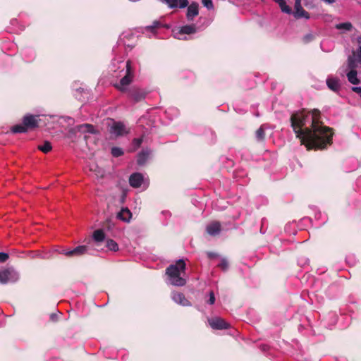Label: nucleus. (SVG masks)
Instances as JSON below:
<instances>
[{
  "label": "nucleus",
  "mask_w": 361,
  "mask_h": 361,
  "mask_svg": "<svg viewBox=\"0 0 361 361\" xmlns=\"http://www.w3.org/2000/svg\"><path fill=\"white\" fill-rule=\"evenodd\" d=\"M291 126L302 145L308 149H323L331 144L332 129L320 122V111L302 110L290 116Z\"/></svg>",
  "instance_id": "nucleus-1"
},
{
  "label": "nucleus",
  "mask_w": 361,
  "mask_h": 361,
  "mask_svg": "<svg viewBox=\"0 0 361 361\" xmlns=\"http://www.w3.org/2000/svg\"><path fill=\"white\" fill-rule=\"evenodd\" d=\"M185 262L183 259H179L175 264H171L166 269V274L171 284L183 286L186 283V280L181 277V274L185 272Z\"/></svg>",
  "instance_id": "nucleus-2"
},
{
  "label": "nucleus",
  "mask_w": 361,
  "mask_h": 361,
  "mask_svg": "<svg viewBox=\"0 0 361 361\" xmlns=\"http://www.w3.org/2000/svg\"><path fill=\"white\" fill-rule=\"evenodd\" d=\"M38 122V116L27 114L23 117V123L13 126L11 130L14 133H25L27 129H32L37 127Z\"/></svg>",
  "instance_id": "nucleus-3"
},
{
  "label": "nucleus",
  "mask_w": 361,
  "mask_h": 361,
  "mask_svg": "<svg viewBox=\"0 0 361 361\" xmlns=\"http://www.w3.org/2000/svg\"><path fill=\"white\" fill-rule=\"evenodd\" d=\"M133 78V73L131 68V63L130 61L126 63V72L124 77L121 78L120 82L116 84V87L121 92H126L127 90V86L132 82Z\"/></svg>",
  "instance_id": "nucleus-4"
},
{
  "label": "nucleus",
  "mask_w": 361,
  "mask_h": 361,
  "mask_svg": "<svg viewBox=\"0 0 361 361\" xmlns=\"http://www.w3.org/2000/svg\"><path fill=\"white\" fill-rule=\"evenodd\" d=\"M18 279L19 274L13 268H8L0 271V283L2 284L15 283Z\"/></svg>",
  "instance_id": "nucleus-5"
},
{
  "label": "nucleus",
  "mask_w": 361,
  "mask_h": 361,
  "mask_svg": "<svg viewBox=\"0 0 361 361\" xmlns=\"http://www.w3.org/2000/svg\"><path fill=\"white\" fill-rule=\"evenodd\" d=\"M129 184L134 188L143 186V189H146L149 185V180L145 178L140 173H134L129 178Z\"/></svg>",
  "instance_id": "nucleus-6"
},
{
  "label": "nucleus",
  "mask_w": 361,
  "mask_h": 361,
  "mask_svg": "<svg viewBox=\"0 0 361 361\" xmlns=\"http://www.w3.org/2000/svg\"><path fill=\"white\" fill-rule=\"evenodd\" d=\"M110 133L116 137L123 136L128 133V130L121 122H114L111 127Z\"/></svg>",
  "instance_id": "nucleus-7"
},
{
  "label": "nucleus",
  "mask_w": 361,
  "mask_h": 361,
  "mask_svg": "<svg viewBox=\"0 0 361 361\" xmlns=\"http://www.w3.org/2000/svg\"><path fill=\"white\" fill-rule=\"evenodd\" d=\"M164 4H166L170 8H183L188 6V0H159Z\"/></svg>",
  "instance_id": "nucleus-8"
},
{
  "label": "nucleus",
  "mask_w": 361,
  "mask_h": 361,
  "mask_svg": "<svg viewBox=\"0 0 361 361\" xmlns=\"http://www.w3.org/2000/svg\"><path fill=\"white\" fill-rule=\"evenodd\" d=\"M209 323L214 329H226L229 327V324L225 320L219 317L209 319Z\"/></svg>",
  "instance_id": "nucleus-9"
},
{
  "label": "nucleus",
  "mask_w": 361,
  "mask_h": 361,
  "mask_svg": "<svg viewBox=\"0 0 361 361\" xmlns=\"http://www.w3.org/2000/svg\"><path fill=\"white\" fill-rule=\"evenodd\" d=\"M206 230L209 235H216L221 231V224L218 221H213L207 226Z\"/></svg>",
  "instance_id": "nucleus-10"
},
{
  "label": "nucleus",
  "mask_w": 361,
  "mask_h": 361,
  "mask_svg": "<svg viewBox=\"0 0 361 361\" xmlns=\"http://www.w3.org/2000/svg\"><path fill=\"white\" fill-rule=\"evenodd\" d=\"M172 299L174 302L183 306L190 305V302L185 298L181 293L175 292L172 293Z\"/></svg>",
  "instance_id": "nucleus-11"
},
{
  "label": "nucleus",
  "mask_w": 361,
  "mask_h": 361,
  "mask_svg": "<svg viewBox=\"0 0 361 361\" xmlns=\"http://www.w3.org/2000/svg\"><path fill=\"white\" fill-rule=\"evenodd\" d=\"M87 250V247L85 245L78 246L75 249L69 251L64 252L66 256H80L85 254Z\"/></svg>",
  "instance_id": "nucleus-12"
},
{
  "label": "nucleus",
  "mask_w": 361,
  "mask_h": 361,
  "mask_svg": "<svg viewBox=\"0 0 361 361\" xmlns=\"http://www.w3.org/2000/svg\"><path fill=\"white\" fill-rule=\"evenodd\" d=\"M198 4L195 2H192L188 7L187 11V18L189 20H193V18L198 15Z\"/></svg>",
  "instance_id": "nucleus-13"
},
{
  "label": "nucleus",
  "mask_w": 361,
  "mask_h": 361,
  "mask_svg": "<svg viewBox=\"0 0 361 361\" xmlns=\"http://www.w3.org/2000/svg\"><path fill=\"white\" fill-rule=\"evenodd\" d=\"M348 80L349 82L353 85H357L360 82V80L357 78V72L356 70L345 71Z\"/></svg>",
  "instance_id": "nucleus-14"
},
{
  "label": "nucleus",
  "mask_w": 361,
  "mask_h": 361,
  "mask_svg": "<svg viewBox=\"0 0 361 361\" xmlns=\"http://www.w3.org/2000/svg\"><path fill=\"white\" fill-rule=\"evenodd\" d=\"M132 214L128 208H123L117 214V218L125 222H129L131 219Z\"/></svg>",
  "instance_id": "nucleus-15"
},
{
  "label": "nucleus",
  "mask_w": 361,
  "mask_h": 361,
  "mask_svg": "<svg viewBox=\"0 0 361 361\" xmlns=\"http://www.w3.org/2000/svg\"><path fill=\"white\" fill-rule=\"evenodd\" d=\"M145 93L140 90L133 89L129 92V97L135 102H139L145 98Z\"/></svg>",
  "instance_id": "nucleus-16"
},
{
  "label": "nucleus",
  "mask_w": 361,
  "mask_h": 361,
  "mask_svg": "<svg viewBox=\"0 0 361 361\" xmlns=\"http://www.w3.org/2000/svg\"><path fill=\"white\" fill-rule=\"evenodd\" d=\"M326 85L329 89L336 92L340 88L339 80L335 78H329L326 80Z\"/></svg>",
  "instance_id": "nucleus-17"
},
{
  "label": "nucleus",
  "mask_w": 361,
  "mask_h": 361,
  "mask_svg": "<svg viewBox=\"0 0 361 361\" xmlns=\"http://www.w3.org/2000/svg\"><path fill=\"white\" fill-rule=\"evenodd\" d=\"M335 27L337 30H341V32L343 33L345 32L351 31L353 29V25L350 22H345V23H341L336 24L335 25Z\"/></svg>",
  "instance_id": "nucleus-18"
},
{
  "label": "nucleus",
  "mask_w": 361,
  "mask_h": 361,
  "mask_svg": "<svg viewBox=\"0 0 361 361\" xmlns=\"http://www.w3.org/2000/svg\"><path fill=\"white\" fill-rule=\"evenodd\" d=\"M93 240L97 243H99L102 242L105 238L104 232L102 229H97L94 231L92 234Z\"/></svg>",
  "instance_id": "nucleus-19"
},
{
  "label": "nucleus",
  "mask_w": 361,
  "mask_h": 361,
  "mask_svg": "<svg viewBox=\"0 0 361 361\" xmlns=\"http://www.w3.org/2000/svg\"><path fill=\"white\" fill-rule=\"evenodd\" d=\"M195 31H196V29H195V25H185L180 28L178 35H182L183 34L190 35V34L195 33Z\"/></svg>",
  "instance_id": "nucleus-20"
},
{
  "label": "nucleus",
  "mask_w": 361,
  "mask_h": 361,
  "mask_svg": "<svg viewBox=\"0 0 361 361\" xmlns=\"http://www.w3.org/2000/svg\"><path fill=\"white\" fill-rule=\"evenodd\" d=\"M77 128H78V130L82 133H96V131L94 128V126L91 124L80 125Z\"/></svg>",
  "instance_id": "nucleus-21"
},
{
  "label": "nucleus",
  "mask_w": 361,
  "mask_h": 361,
  "mask_svg": "<svg viewBox=\"0 0 361 361\" xmlns=\"http://www.w3.org/2000/svg\"><path fill=\"white\" fill-rule=\"evenodd\" d=\"M149 152L148 150L142 151L137 156V164L143 165L149 157Z\"/></svg>",
  "instance_id": "nucleus-22"
},
{
  "label": "nucleus",
  "mask_w": 361,
  "mask_h": 361,
  "mask_svg": "<svg viewBox=\"0 0 361 361\" xmlns=\"http://www.w3.org/2000/svg\"><path fill=\"white\" fill-rule=\"evenodd\" d=\"M357 67V63L354 56H349L348 59L347 68L345 71L356 70Z\"/></svg>",
  "instance_id": "nucleus-23"
},
{
  "label": "nucleus",
  "mask_w": 361,
  "mask_h": 361,
  "mask_svg": "<svg viewBox=\"0 0 361 361\" xmlns=\"http://www.w3.org/2000/svg\"><path fill=\"white\" fill-rule=\"evenodd\" d=\"M294 16L296 18H305L308 19L310 18L308 13L305 11L302 8H299L297 9V11H295Z\"/></svg>",
  "instance_id": "nucleus-24"
},
{
  "label": "nucleus",
  "mask_w": 361,
  "mask_h": 361,
  "mask_svg": "<svg viewBox=\"0 0 361 361\" xmlns=\"http://www.w3.org/2000/svg\"><path fill=\"white\" fill-rule=\"evenodd\" d=\"M38 149L44 153H48L51 150L52 147L49 142L45 141L43 145L38 146Z\"/></svg>",
  "instance_id": "nucleus-25"
},
{
  "label": "nucleus",
  "mask_w": 361,
  "mask_h": 361,
  "mask_svg": "<svg viewBox=\"0 0 361 361\" xmlns=\"http://www.w3.org/2000/svg\"><path fill=\"white\" fill-rule=\"evenodd\" d=\"M106 247L111 251H117L118 250V244L111 239L106 241Z\"/></svg>",
  "instance_id": "nucleus-26"
},
{
  "label": "nucleus",
  "mask_w": 361,
  "mask_h": 361,
  "mask_svg": "<svg viewBox=\"0 0 361 361\" xmlns=\"http://www.w3.org/2000/svg\"><path fill=\"white\" fill-rule=\"evenodd\" d=\"M256 138L259 141H262L264 139L265 137V133L264 129L263 126H261L257 131H256Z\"/></svg>",
  "instance_id": "nucleus-27"
},
{
  "label": "nucleus",
  "mask_w": 361,
  "mask_h": 361,
  "mask_svg": "<svg viewBox=\"0 0 361 361\" xmlns=\"http://www.w3.org/2000/svg\"><path fill=\"white\" fill-rule=\"evenodd\" d=\"M111 154L114 157H118L123 154L122 149L114 147L111 149Z\"/></svg>",
  "instance_id": "nucleus-28"
},
{
  "label": "nucleus",
  "mask_w": 361,
  "mask_h": 361,
  "mask_svg": "<svg viewBox=\"0 0 361 361\" xmlns=\"http://www.w3.org/2000/svg\"><path fill=\"white\" fill-rule=\"evenodd\" d=\"M279 6L283 13H286L288 14H290L291 13V8L286 4L285 1L283 2H282L281 4H280Z\"/></svg>",
  "instance_id": "nucleus-29"
},
{
  "label": "nucleus",
  "mask_w": 361,
  "mask_h": 361,
  "mask_svg": "<svg viewBox=\"0 0 361 361\" xmlns=\"http://www.w3.org/2000/svg\"><path fill=\"white\" fill-rule=\"evenodd\" d=\"M218 267L222 270L225 271L228 269V263L226 259H221L220 263L218 264Z\"/></svg>",
  "instance_id": "nucleus-30"
},
{
  "label": "nucleus",
  "mask_w": 361,
  "mask_h": 361,
  "mask_svg": "<svg viewBox=\"0 0 361 361\" xmlns=\"http://www.w3.org/2000/svg\"><path fill=\"white\" fill-rule=\"evenodd\" d=\"M202 3L208 9H212L213 8V3L212 0H202Z\"/></svg>",
  "instance_id": "nucleus-31"
},
{
  "label": "nucleus",
  "mask_w": 361,
  "mask_h": 361,
  "mask_svg": "<svg viewBox=\"0 0 361 361\" xmlns=\"http://www.w3.org/2000/svg\"><path fill=\"white\" fill-rule=\"evenodd\" d=\"M142 138H135L133 140V145L135 146V149L138 148L142 144Z\"/></svg>",
  "instance_id": "nucleus-32"
},
{
  "label": "nucleus",
  "mask_w": 361,
  "mask_h": 361,
  "mask_svg": "<svg viewBox=\"0 0 361 361\" xmlns=\"http://www.w3.org/2000/svg\"><path fill=\"white\" fill-rule=\"evenodd\" d=\"M8 259V255L4 252H0V262H4Z\"/></svg>",
  "instance_id": "nucleus-33"
},
{
  "label": "nucleus",
  "mask_w": 361,
  "mask_h": 361,
  "mask_svg": "<svg viewBox=\"0 0 361 361\" xmlns=\"http://www.w3.org/2000/svg\"><path fill=\"white\" fill-rule=\"evenodd\" d=\"M215 302V296H214V294L213 292H210L209 293V301L208 302L210 304V305H213Z\"/></svg>",
  "instance_id": "nucleus-34"
},
{
  "label": "nucleus",
  "mask_w": 361,
  "mask_h": 361,
  "mask_svg": "<svg viewBox=\"0 0 361 361\" xmlns=\"http://www.w3.org/2000/svg\"><path fill=\"white\" fill-rule=\"evenodd\" d=\"M357 42L358 44V53H361V35L357 37Z\"/></svg>",
  "instance_id": "nucleus-35"
},
{
  "label": "nucleus",
  "mask_w": 361,
  "mask_h": 361,
  "mask_svg": "<svg viewBox=\"0 0 361 361\" xmlns=\"http://www.w3.org/2000/svg\"><path fill=\"white\" fill-rule=\"evenodd\" d=\"M353 91L358 93V94H360L361 95V87H353L352 88Z\"/></svg>",
  "instance_id": "nucleus-36"
},
{
  "label": "nucleus",
  "mask_w": 361,
  "mask_h": 361,
  "mask_svg": "<svg viewBox=\"0 0 361 361\" xmlns=\"http://www.w3.org/2000/svg\"><path fill=\"white\" fill-rule=\"evenodd\" d=\"M302 8L300 5V0H296L295 1V9L297 11L298 8Z\"/></svg>",
  "instance_id": "nucleus-37"
},
{
  "label": "nucleus",
  "mask_w": 361,
  "mask_h": 361,
  "mask_svg": "<svg viewBox=\"0 0 361 361\" xmlns=\"http://www.w3.org/2000/svg\"><path fill=\"white\" fill-rule=\"evenodd\" d=\"M159 25H160V23L159 22L156 21V22H154L153 25L149 27V28L152 30L154 28L158 27Z\"/></svg>",
  "instance_id": "nucleus-38"
},
{
  "label": "nucleus",
  "mask_w": 361,
  "mask_h": 361,
  "mask_svg": "<svg viewBox=\"0 0 361 361\" xmlns=\"http://www.w3.org/2000/svg\"><path fill=\"white\" fill-rule=\"evenodd\" d=\"M276 3H277L279 5L284 1V0H274Z\"/></svg>",
  "instance_id": "nucleus-39"
},
{
  "label": "nucleus",
  "mask_w": 361,
  "mask_h": 361,
  "mask_svg": "<svg viewBox=\"0 0 361 361\" xmlns=\"http://www.w3.org/2000/svg\"><path fill=\"white\" fill-rule=\"evenodd\" d=\"M358 62L361 64V53H358Z\"/></svg>",
  "instance_id": "nucleus-40"
},
{
  "label": "nucleus",
  "mask_w": 361,
  "mask_h": 361,
  "mask_svg": "<svg viewBox=\"0 0 361 361\" xmlns=\"http://www.w3.org/2000/svg\"><path fill=\"white\" fill-rule=\"evenodd\" d=\"M215 256L214 254H212V253H209V257H214Z\"/></svg>",
  "instance_id": "nucleus-41"
},
{
  "label": "nucleus",
  "mask_w": 361,
  "mask_h": 361,
  "mask_svg": "<svg viewBox=\"0 0 361 361\" xmlns=\"http://www.w3.org/2000/svg\"><path fill=\"white\" fill-rule=\"evenodd\" d=\"M177 38L178 39H186V37L183 38V37H180V36L177 37Z\"/></svg>",
  "instance_id": "nucleus-42"
},
{
  "label": "nucleus",
  "mask_w": 361,
  "mask_h": 361,
  "mask_svg": "<svg viewBox=\"0 0 361 361\" xmlns=\"http://www.w3.org/2000/svg\"><path fill=\"white\" fill-rule=\"evenodd\" d=\"M51 317L52 319H54V318H55L54 314H51Z\"/></svg>",
  "instance_id": "nucleus-43"
},
{
  "label": "nucleus",
  "mask_w": 361,
  "mask_h": 361,
  "mask_svg": "<svg viewBox=\"0 0 361 361\" xmlns=\"http://www.w3.org/2000/svg\"><path fill=\"white\" fill-rule=\"evenodd\" d=\"M125 196H126V194H123V200H124Z\"/></svg>",
  "instance_id": "nucleus-44"
}]
</instances>
